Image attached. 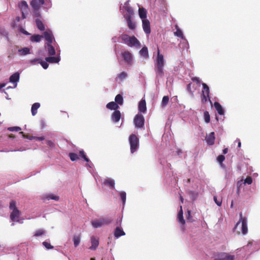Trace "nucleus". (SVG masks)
I'll return each mask as SVG.
<instances>
[{
  "mask_svg": "<svg viewBox=\"0 0 260 260\" xmlns=\"http://www.w3.org/2000/svg\"><path fill=\"white\" fill-rule=\"evenodd\" d=\"M46 47L48 54L50 56L55 54V50L54 47L51 45V43H46Z\"/></svg>",
  "mask_w": 260,
  "mask_h": 260,
  "instance_id": "b1692460",
  "label": "nucleus"
},
{
  "mask_svg": "<svg viewBox=\"0 0 260 260\" xmlns=\"http://www.w3.org/2000/svg\"><path fill=\"white\" fill-rule=\"evenodd\" d=\"M122 222V218L119 217L117 219L116 221V225L117 226H120Z\"/></svg>",
  "mask_w": 260,
  "mask_h": 260,
  "instance_id": "052dcab7",
  "label": "nucleus"
},
{
  "mask_svg": "<svg viewBox=\"0 0 260 260\" xmlns=\"http://www.w3.org/2000/svg\"><path fill=\"white\" fill-rule=\"evenodd\" d=\"M81 240V237L80 235H75L73 238V241L74 242V245L75 247H77L80 243Z\"/></svg>",
  "mask_w": 260,
  "mask_h": 260,
  "instance_id": "f704fd0d",
  "label": "nucleus"
},
{
  "mask_svg": "<svg viewBox=\"0 0 260 260\" xmlns=\"http://www.w3.org/2000/svg\"><path fill=\"white\" fill-rule=\"evenodd\" d=\"M120 38L122 41L126 44V43L128 42V40L130 39L131 37L127 35L124 34L122 35Z\"/></svg>",
  "mask_w": 260,
  "mask_h": 260,
  "instance_id": "ea45409f",
  "label": "nucleus"
},
{
  "mask_svg": "<svg viewBox=\"0 0 260 260\" xmlns=\"http://www.w3.org/2000/svg\"><path fill=\"white\" fill-rule=\"evenodd\" d=\"M121 56L127 64H131L132 63V55L128 51L125 50L122 52Z\"/></svg>",
  "mask_w": 260,
  "mask_h": 260,
  "instance_id": "6e6552de",
  "label": "nucleus"
},
{
  "mask_svg": "<svg viewBox=\"0 0 260 260\" xmlns=\"http://www.w3.org/2000/svg\"><path fill=\"white\" fill-rule=\"evenodd\" d=\"M169 102V97L168 96H164L161 101V106L163 107H166Z\"/></svg>",
  "mask_w": 260,
  "mask_h": 260,
  "instance_id": "58836bf2",
  "label": "nucleus"
},
{
  "mask_svg": "<svg viewBox=\"0 0 260 260\" xmlns=\"http://www.w3.org/2000/svg\"><path fill=\"white\" fill-rule=\"evenodd\" d=\"M45 234V231L43 230H39L36 231L34 236L38 237L43 235Z\"/></svg>",
  "mask_w": 260,
  "mask_h": 260,
  "instance_id": "a18cd8bd",
  "label": "nucleus"
},
{
  "mask_svg": "<svg viewBox=\"0 0 260 260\" xmlns=\"http://www.w3.org/2000/svg\"><path fill=\"white\" fill-rule=\"evenodd\" d=\"M202 86L203 88L202 90V94L207 95L209 101L211 103V101L209 96L210 89L209 86L205 83H202Z\"/></svg>",
  "mask_w": 260,
  "mask_h": 260,
  "instance_id": "412c9836",
  "label": "nucleus"
},
{
  "mask_svg": "<svg viewBox=\"0 0 260 260\" xmlns=\"http://www.w3.org/2000/svg\"><path fill=\"white\" fill-rule=\"evenodd\" d=\"M128 141L131 146V152L133 153L138 148L139 139L135 134H132L129 137Z\"/></svg>",
  "mask_w": 260,
  "mask_h": 260,
  "instance_id": "39448f33",
  "label": "nucleus"
},
{
  "mask_svg": "<svg viewBox=\"0 0 260 260\" xmlns=\"http://www.w3.org/2000/svg\"><path fill=\"white\" fill-rule=\"evenodd\" d=\"M139 14L140 16V17L142 19H146V16H147V11L146 10L143 8H140L139 9Z\"/></svg>",
  "mask_w": 260,
  "mask_h": 260,
  "instance_id": "c756f323",
  "label": "nucleus"
},
{
  "mask_svg": "<svg viewBox=\"0 0 260 260\" xmlns=\"http://www.w3.org/2000/svg\"><path fill=\"white\" fill-rule=\"evenodd\" d=\"M44 8L46 9H48L51 7V2L50 0H46L45 2L44 1Z\"/></svg>",
  "mask_w": 260,
  "mask_h": 260,
  "instance_id": "c03bdc74",
  "label": "nucleus"
},
{
  "mask_svg": "<svg viewBox=\"0 0 260 260\" xmlns=\"http://www.w3.org/2000/svg\"><path fill=\"white\" fill-rule=\"evenodd\" d=\"M191 80L192 81L196 82L197 84H199L201 82L200 78L196 77L191 78Z\"/></svg>",
  "mask_w": 260,
  "mask_h": 260,
  "instance_id": "bf43d9fd",
  "label": "nucleus"
},
{
  "mask_svg": "<svg viewBox=\"0 0 260 260\" xmlns=\"http://www.w3.org/2000/svg\"><path fill=\"white\" fill-rule=\"evenodd\" d=\"M164 66L165 60L164 55L160 53L159 48H157V57L154 60V70L157 77L161 78L164 76Z\"/></svg>",
  "mask_w": 260,
  "mask_h": 260,
  "instance_id": "f257e3e1",
  "label": "nucleus"
},
{
  "mask_svg": "<svg viewBox=\"0 0 260 260\" xmlns=\"http://www.w3.org/2000/svg\"><path fill=\"white\" fill-rule=\"evenodd\" d=\"M125 235V232L119 226H117L115 228L114 232V235L115 238H118L120 236H124Z\"/></svg>",
  "mask_w": 260,
  "mask_h": 260,
  "instance_id": "aec40b11",
  "label": "nucleus"
},
{
  "mask_svg": "<svg viewBox=\"0 0 260 260\" xmlns=\"http://www.w3.org/2000/svg\"><path fill=\"white\" fill-rule=\"evenodd\" d=\"M139 111L140 112L145 113L146 112V103L145 100L142 99L139 103Z\"/></svg>",
  "mask_w": 260,
  "mask_h": 260,
  "instance_id": "a211bd4d",
  "label": "nucleus"
},
{
  "mask_svg": "<svg viewBox=\"0 0 260 260\" xmlns=\"http://www.w3.org/2000/svg\"><path fill=\"white\" fill-rule=\"evenodd\" d=\"M214 106L218 113L220 115L224 114V110L221 105L217 102H215L214 104Z\"/></svg>",
  "mask_w": 260,
  "mask_h": 260,
  "instance_id": "a878e982",
  "label": "nucleus"
},
{
  "mask_svg": "<svg viewBox=\"0 0 260 260\" xmlns=\"http://www.w3.org/2000/svg\"><path fill=\"white\" fill-rule=\"evenodd\" d=\"M234 255H230L226 253H223L221 254L218 258H215V260H234Z\"/></svg>",
  "mask_w": 260,
  "mask_h": 260,
  "instance_id": "4468645a",
  "label": "nucleus"
},
{
  "mask_svg": "<svg viewBox=\"0 0 260 260\" xmlns=\"http://www.w3.org/2000/svg\"><path fill=\"white\" fill-rule=\"evenodd\" d=\"M127 73L125 72H122L118 75V77L120 80H123L127 77Z\"/></svg>",
  "mask_w": 260,
  "mask_h": 260,
  "instance_id": "49530a36",
  "label": "nucleus"
},
{
  "mask_svg": "<svg viewBox=\"0 0 260 260\" xmlns=\"http://www.w3.org/2000/svg\"><path fill=\"white\" fill-rule=\"evenodd\" d=\"M207 143L209 145H213L214 144L215 139L214 132L210 133L206 138Z\"/></svg>",
  "mask_w": 260,
  "mask_h": 260,
  "instance_id": "f3484780",
  "label": "nucleus"
},
{
  "mask_svg": "<svg viewBox=\"0 0 260 260\" xmlns=\"http://www.w3.org/2000/svg\"><path fill=\"white\" fill-rule=\"evenodd\" d=\"M18 52L20 55H25L30 53V49L28 47H24L18 50Z\"/></svg>",
  "mask_w": 260,
  "mask_h": 260,
  "instance_id": "2f4dec72",
  "label": "nucleus"
},
{
  "mask_svg": "<svg viewBox=\"0 0 260 260\" xmlns=\"http://www.w3.org/2000/svg\"><path fill=\"white\" fill-rule=\"evenodd\" d=\"M242 181L241 180V181H239L237 182V187H238V189L239 190V188L240 187V186L242 185Z\"/></svg>",
  "mask_w": 260,
  "mask_h": 260,
  "instance_id": "69168bd1",
  "label": "nucleus"
},
{
  "mask_svg": "<svg viewBox=\"0 0 260 260\" xmlns=\"http://www.w3.org/2000/svg\"><path fill=\"white\" fill-rule=\"evenodd\" d=\"M214 201L215 202V203L218 205V206H220L222 204V201L221 200H217V198L216 196H214Z\"/></svg>",
  "mask_w": 260,
  "mask_h": 260,
  "instance_id": "5fc2aeb1",
  "label": "nucleus"
},
{
  "mask_svg": "<svg viewBox=\"0 0 260 260\" xmlns=\"http://www.w3.org/2000/svg\"><path fill=\"white\" fill-rule=\"evenodd\" d=\"M43 245L45 247V248L47 249H53V247L48 242L46 241H44L43 242Z\"/></svg>",
  "mask_w": 260,
  "mask_h": 260,
  "instance_id": "09e8293b",
  "label": "nucleus"
},
{
  "mask_svg": "<svg viewBox=\"0 0 260 260\" xmlns=\"http://www.w3.org/2000/svg\"><path fill=\"white\" fill-rule=\"evenodd\" d=\"M47 41L46 43H52L54 39L53 34L51 30H47L44 32L43 36Z\"/></svg>",
  "mask_w": 260,
  "mask_h": 260,
  "instance_id": "9b49d317",
  "label": "nucleus"
},
{
  "mask_svg": "<svg viewBox=\"0 0 260 260\" xmlns=\"http://www.w3.org/2000/svg\"><path fill=\"white\" fill-rule=\"evenodd\" d=\"M36 23L38 28L41 31H43L45 29L43 23L40 19H37L36 20Z\"/></svg>",
  "mask_w": 260,
  "mask_h": 260,
  "instance_id": "7c9ffc66",
  "label": "nucleus"
},
{
  "mask_svg": "<svg viewBox=\"0 0 260 260\" xmlns=\"http://www.w3.org/2000/svg\"><path fill=\"white\" fill-rule=\"evenodd\" d=\"M228 148H225L223 150V153L224 154H226L228 153Z\"/></svg>",
  "mask_w": 260,
  "mask_h": 260,
  "instance_id": "338daca9",
  "label": "nucleus"
},
{
  "mask_svg": "<svg viewBox=\"0 0 260 260\" xmlns=\"http://www.w3.org/2000/svg\"><path fill=\"white\" fill-rule=\"evenodd\" d=\"M79 156L83 158L85 161L86 162H89V159L87 157L86 155L85 154L84 151L82 150H80L79 151Z\"/></svg>",
  "mask_w": 260,
  "mask_h": 260,
  "instance_id": "a19ab883",
  "label": "nucleus"
},
{
  "mask_svg": "<svg viewBox=\"0 0 260 260\" xmlns=\"http://www.w3.org/2000/svg\"><path fill=\"white\" fill-rule=\"evenodd\" d=\"M141 55L143 56L145 58L148 57V49L146 47H143L140 51Z\"/></svg>",
  "mask_w": 260,
  "mask_h": 260,
  "instance_id": "c9c22d12",
  "label": "nucleus"
},
{
  "mask_svg": "<svg viewBox=\"0 0 260 260\" xmlns=\"http://www.w3.org/2000/svg\"><path fill=\"white\" fill-rule=\"evenodd\" d=\"M44 3V0H32L30 5L33 9H40L42 5Z\"/></svg>",
  "mask_w": 260,
  "mask_h": 260,
  "instance_id": "9d476101",
  "label": "nucleus"
},
{
  "mask_svg": "<svg viewBox=\"0 0 260 260\" xmlns=\"http://www.w3.org/2000/svg\"><path fill=\"white\" fill-rule=\"evenodd\" d=\"M115 102L118 105H122L123 103V99L121 94H117L115 98Z\"/></svg>",
  "mask_w": 260,
  "mask_h": 260,
  "instance_id": "72a5a7b5",
  "label": "nucleus"
},
{
  "mask_svg": "<svg viewBox=\"0 0 260 260\" xmlns=\"http://www.w3.org/2000/svg\"><path fill=\"white\" fill-rule=\"evenodd\" d=\"M252 183V179L251 177L249 176L246 178L244 180V183H247L249 185Z\"/></svg>",
  "mask_w": 260,
  "mask_h": 260,
  "instance_id": "603ef678",
  "label": "nucleus"
},
{
  "mask_svg": "<svg viewBox=\"0 0 260 260\" xmlns=\"http://www.w3.org/2000/svg\"><path fill=\"white\" fill-rule=\"evenodd\" d=\"M112 221L110 217H104L99 219H95L91 221V224L94 228H98L101 226L108 225Z\"/></svg>",
  "mask_w": 260,
  "mask_h": 260,
  "instance_id": "7ed1b4c3",
  "label": "nucleus"
},
{
  "mask_svg": "<svg viewBox=\"0 0 260 260\" xmlns=\"http://www.w3.org/2000/svg\"><path fill=\"white\" fill-rule=\"evenodd\" d=\"M142 26L146 34H149L151 32L150 22L148 19L142 20Z\"/></svg>",
  "mask_w": 260,
  "mask_h": 260,
  "instance_id": "1a4fd4ad",
  "label": "nucleus"
},
{
  "mask_svg": "<svg viewBox=\"0 0 260 260\" xmlns=\"http://www.w3.org/2000/svg\"><path fill=\"white\" fill-rule=\"evenodd\" d=\"M124 18L127 22L128 28L132 30L136 28V24L134 22L132 21L131 16L124 15Z\"/></svg>",
  "mask_w": 260,
  "mask_h": 260,
  "instance_id": "2eb2a0df",
  "label": "nucleus"
},
{
  "mask_svg": "<svg viewBox=\"0 0 260 260\" xmlns=\"http://www.w3.org/2000/svg\"><path fill=\"white\" fill-rule=\"evenodd\" d=\"M225 159V157L224 155H219V156H218V157H217V161L220 163V164H222V162Z\"/></svg>",
  "mask_w": 260,
  "mask_h": 260,
  "instance_id": "8fccbe9b",
  "label": "nucleus"
},
{
  "mask_svg": "<svg viewBox=\"0 0 260 260\" xmlns=\"http://www.w3.org/2000/svg\"><path fill=\"white\" fill-rule=\"evenodd\" d=\"M48 199L58 201L59 200V197L53 194H50L48 196Z\"/></svg>",
  "mask_w": 260,
  "mask_h": 260,
  "instance_id": "864d4df0",
  "label": "nucleus"
},
{
  "mask_svg": "<svg viewBox=\"0 0 260 260\" xmlns=\"http://www.w3.org/2000/svg\"><path fill=\"white\" fill-rule=\"evenodd\" d=\"M186 218L188 219H189V220H190L192 218V217L191 216V212H190V211L188 210L187 211V215H186Z\"/></svg>",
  "mask_w": 260,
  "mask_h": 260,
  "instance_id": "680f3d73",
  "label": "nucleus"
},
{
  "mask_svg": "<svg viewBox=\"0 0 260 260\" xmlns=\"http://www.w3.org/2000/svg\"><path fill=\"white\" fill-rule=\"evenodd\" d=\"M18 6L21 11L22 18L25 19L26 18L25 15L28 14L29 11L28 6L27 3L24 1H22L19 4Z\"/></svg>",
  "mask_w": 260,
  "mask_h": 260,
  "instance_id": "0eeeda50",
  "label": "nucleus"
},
{
  "mask_svg": "<svg viewBox=\"0 0 260 260\" xmlns=\"http://www.w3.org/2000/svg\"><path fill=\"white\" fill-rule=\"evenodd\" d=\"M69 156L73 161H76L79 158L78 155L75 153L71 152L69 153Z\"/></svg>",
  "mask_w": 260,
  "mask_h": 260,
  "instance_id": "4c0bfd02",
  "label": "nucleus"
},
{
  "mask_svg": "<svg viewBox=\"0 0 260 260\" xmlns=\"http://www.w3.org/2000/svg\"><path fill=\"white\" fill-rule=\"evenodd\" d=\"M191 83H189L187 85V89L188 91H189L190 92H192L191 88Z\"/></svg>",
  "mask_w": 260,
  "mask_h": 260,
  "instance_id": "e2e57ef3",
  "label": "nucleus"
},
{
  "mask_svg": "<svg viewBox=\"0 0 260 260\" xmlns=\"http://www.w3.org/2000/svg\"><path fill=\"white\" fill-rule=\"evenodd\" d=\"M241 223V232L243 235H246L248 233V228L247 219L245 217H243L242 213L240 214L239 221L236 223L234 228V232H236L238 229V226Z\"/></svg>",
  "mask_w": 260,
  "mask_h": 260,
  "instance_id": "20e7f679",
  "label": "nucleus"
},
{
  "mask_svg": "<svg viewBox=\"0 0 260 260\" xmlns=\"http://www.w3.org/2000/svg\"><path fill=\"white\" fill-rule=\"evenodd\" d=\"M47 62V61H46L41 60L39 62L40 63V64H41V66L44 69H47L49 66L48 63Z\"/></svg>",
  "mask_w": 260,
  "mask_h": 260,
  "instance_id": "3c124183",
  "label": "nucleus"
},
{
  "mask_svg": "<svg viewBox=\"0 0 260 260\" xmlns=\"http://www.w3.org/2000/svg\"><path fill=\"white\" fill-rule=\"evenodd\" d=\"M183 213L182 208V206H181L180 210L178 213L177 218H178V221L180 223H181L182 225H184L185 223V221L183 218Z\"/></svg>",
  "mask_w": 260,
  "mask_h": 260,
  "instance_id": "393cba45",
  "label": "nucleus"
},
{
  "mask_svg": "<svg viewBox=\"0 0 260 260\" xmlns=\"http://www.w3.org/2000/svg\"><path fill=\"white\" fill-rule=\"evenodd\" d=\"M208 100L209 101L208 98L207 97V95H205V94L202 95V102L203 103H206Z\"/></svg>",
  "mask_w": 260,
  "mask_h": 260,
  "instance_id": "13d9d810",
  "label": "nucleus"
},
{
  "mask_svg": "<svg viewBox=\"0 0 260 260\" xmlns=\"http://www.w3.org/2000/svg\"><path fill=\"white\" fill-rule=\"evenodd\" d=\"M34 16L36 17H40L41 14L39 11V9H34Z\"/></svg>",
  "mask_w": 260,
  "mask_h": 260,
  "instance_id": "4d7b16f0",
  "label": "nucleus"
},
{
  "mask_svg": "<svg viewBox=\"0 0 260 260\" xmlns=\"http://www.w3.org/2000/svg\"><path fill=\"white\" fill-rule=\"evenodd\" d=\"M106 107L108 109L114 110V111L117 110L119 108V106L115 102H109L107 104Z\"/></svg>",
  "mask_w": 260,
  "mask_h": 260,
  "instance_id": "5701e85b",
  "label": "nucleus"
},
{
  "mask_svg": "<svg viewBox=\"0 0 260 260\" xmlns=\"http://www.w3.org/2000/svg\"><path fill=\"white\" fill-rule=\"evenodd\" d=\"M177 153L178 154V155H180V154H182V151L181 149H178L177 151H176Z\"/></svg>",
  "mask_w": 260,
  "mask_h": 260,
  "instance_id": "774afa93",
  "label": "nucleus"
},
{
  "mask_svg": "<svg viewBox=\"0 0 260 260\" xmlns=\"http://www.w3.org/2000/svg\"><path fill=\"white\" fill-rule=\"evenodd\" d=\"M205 121L206 123H209L210 121V116L209 112L208 111H205L204 113Z\"/></svg>",
  "mask_w": 260,
  "mask_h": 260,
  "instance_id": "79ce46f5",
  "label": "nucleus"
},
{
  "mask_svg": "<svg viewBox=\"0 0 260 260\" xmlns=\"http://www.w3.org/2000/svg\"><path fill=\"white\" fill-rule=\"evenodd\" d=\"M103 184L106 186L110 187L112 189L114 188L115 181L111 178L105 179L103 180Z\"/></svg>",
  "mask_w": 260,
  "mask_h": 260,
  "instance_id": "6ab92c4d",
  "label": "nucleus"
},
{
  "mask_svg": "<svg viewBox=\"0 0 260 260\" xmlns=\"http://www.w3.org/2000/svg\"><path fill=\"white\" fill-rule=\"evenodd\" d=\"M8 129L11 132H13V131L19 132L21 130V127H20L19 126H13V127H9L8 128Z\"/></svg>",
  "mask_w": 260,
  "mask_h": 260,
  "instance_id": "de8ad7c7",
  "label": "nucleus"
},
{
  "mask_svg": "<svg viewBox=\"0 0 260 260\" xmlns=\"http://www.w3.org/2000/svg\"><path fill=\"white\" fill-rule=\"evenodd\" d=\"M9 208L12 211L10 215L11 220L12 221L19 222V218L20 217L21 212L16 207V202L15 201H11Z\"/></svg>",
  "mask_w": 260,
  "mask_h": 260,
  "instance_id": "f03ea898",
  "label": "nucleus"
},
{
  "mask_svg": "<svg viewBox=\"0 0 260 260\" xmlns=\"http://www.w3.org/2000/svg\"><path fill=\"white\" fill-rule=\"evenodd\" d=\"M176 31L175 32L174 34L176 36L179 37L181 39H183V34L182 30L179 28L178 25H176Z\"/></svg>",
  "mask_w": 260,
  "mask_h": 260,
  "instance_id": "e433bc0d",
  "label": "nucleus"
},
{
  "mask_svg": "<svg viewBox=\"0 0 260 260\" xmlns=\"http://www.w3.org/2000/svg\"><path fill=\"white\" fill-rule=\"evenodd\" d=\"M144 117L141 114H137L134 118V123L138 128H143L144 126Z\"/></svg>",
  "mask_w": 260,
  "mask_h": 260,
  "instance_id": "423d86ee",
  "label": "nucleus"
},
{
  "mask_svg": "<svg viewBox=\"0 0 260 260\" xmlns=\"http://www.w3.org/2000/svg\"><path fill=\"white\" fill-rule=\"evenodd\" d=\"M128 46H139L140 45V43L138 40L135 37L132 36L130 39L128 40V42L126 43Z\"/></svg>",
  "mask_w": 260,
  "mask_h": 260,
  "instance_id": "f8f14e48",
  "label": "nucleus"
},
{
  "mask_svg": "<svg viewBox=\"0 0 260 260\" xmlns=\"http://www.w3.org/2000/svg\"><path fill=\"white\" fill-rule=\"evenodd\" d=\"M91 246L90 247V249L91 250H95L98 247L99 244L98 239L96 238L94 236L91 237Z\"/></svg>",
  "mask_w": 260,
  "mask_h": 260,
  "instance_id": "4be33fe9",
  "label": "nucleus"
},
{
  "mask_svg": "<svg viewBox=\"0 0 260 260\" xmlns=\"http://www.w3.org/2000/svg\"><path fill=\"white\" fill-rule=\"evenodd\" d=\"M43 38V36L42 35H34L31 37L30 40L31 42H39Z\"/></svg>",
  "mask_w": 260,
  "mask_h": 260,
  "instance_id": "473e14b6",
  "label": "nucleus"
},
{
  "mask_svg": "<svg viewBox=\"0 0 260 260\" xmlns=\"http://www.w3.org/2000/svg\"><path fill=\"white\" fill-rule=\"evenodd\" d=\"M40 107V104L39 103H34L31 108V114L33 116H35L37 113V110Z\"/></svg>",
  "mask_w": 260,
  "mask_h": 260,
  "instance_id": "c85d7f7f",
  "label": "nucleus"
},
{
  "mask_svg": "<svg viewBox=\"0 0 260 260\" xmlns=\"http://www.w3.org/2000/svg\"><path fill=\"white\" fill-rule=\"evenodd\" d=\"M45 60L50 63H58L60 60L59 57L49 56L45 58Z\"/></svg>",
  "mask_w": 260,
  "mask_h": 260,
  "instance_id": "cd10ccee",
  "label": "nucleus"
},
{
  "mask_svg": "<svg viewBox=\"0 0 260 260\" xmlns=\"http://www.w3.org/2000/svg\"><path fill=\"white\" fill-rule=\"evenodd\" d=\"M46 144L47 145L49 146L50 147H54L55 146L54 142L52 141L51 140H46Z\"/></svg>",
  "mask_w": 260,
  "mask_h": 260,
  "instance_id": "6e6d98bb",
  "label": "nucleus"
},
{
  "mask_svg": "<svg viewBox=\"0 0 260 260\" xmlns=\"http://www.w3.org/2000/svg\"><path fill=\"white\" fill-rule=\"evenodd\" d=\"M120 197L124 205L126 201V193L124 191H121L120 192Z\"/></svg>",
  "mask_w": 260,
  "mask_h": 260,
  "instance_id": "37998d69",
  "label": "nucleus"
},
{
  "mask_svg": "<svg viewBox=\"0 0 260 260\" xmlns=\"http://www.w3.org/2000/svg\"><path fill=\"white\" fill-rule=\"evenodd\" d=\"M121 118V113L119 110L114 111L111 115V119L115 123L119 121Z\"/></svg>",
  "mask_w": 260,
  "mask_h": 260,
  "instance_id": "dca6fc26",
  "label": "nucleus"
},
{
  "mask_svg": "<svg viewBox=\"0 0 260 260\" xmlns=\"http://www.w3.org/2000/svg\"><path fill=\"white\" fill-rule=\"evenodd\" d=\"M236 142H238V147L239 148H240L241 147V141L240 140V139H237V140H236Z\"/></svg>",
  "mask_w": 260,
  "mask_h": 260,
  "instance_id": "0e129e2a",
  "label": "nucleus"
},
{
  "mask_svg": "<svg viewBox=\"0 0 260 260\" xmlns=\"http://www.w3.org/2000/svg\"><path fill=\"white\" fill-rule=\"evenodd\" d=\"M19 78V73L18 72H16L10 76L9 81L10 82L14 84V87H16L17 86V83L18 82Z\"/></svg>",
  "mask_w": 260,
  "mask_h": 260,
  "instance_id": "ddd939ff",
  "label": "nucleus"
},
{
  "mask_svg": "<svg viewBox=\"0 0 260 260\" xmlns=\"http://www.w3.org/2000/svg\"><path fill=\"white\" fill-rule=\"evenodd\" d=\"M129 1H127L125 3L124 5L123 6V8L128 12V14H126V15H130L131 16L134 14V11L131 7L129 6Z\"/></svg>",
  "mask_w": 260,
  "mask_h": 260,
  "instance_id": "bb28decb",
  "label": "nucleus"
}]
</instances>
